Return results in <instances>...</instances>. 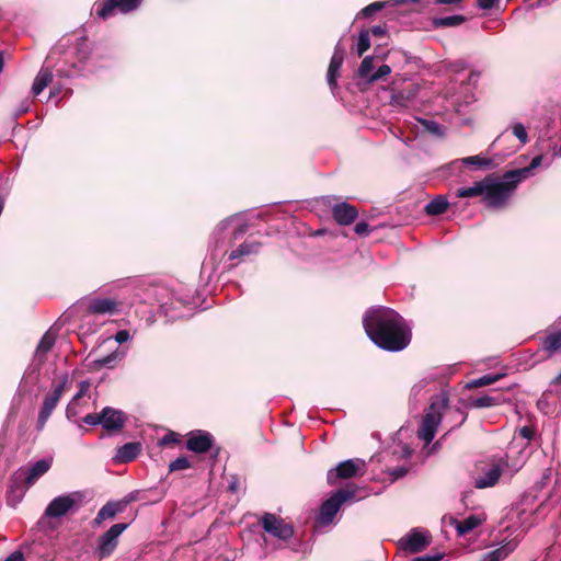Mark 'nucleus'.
Instances as JSON below:
<instances>
[{"instance_id": "nucleus-39", "label": "nucleus", "mask_w": 561, "mask_h": 561, "mask_svg": "<svg viewBox=\"0 0 561 561\" xmlns=\"http://www.w3.org/2000/svg\"><path fill=\"white\" fill-rule=\"evenodd\" d=\"M386 4H387V2H382V1L373 2V3L368 4L367 7H365L360 11V14L364 18H370L376 12H379L381 9H383L386 7Z\"/></svg>"}, {"instance_id": "nucleus-64", "label": "nucleus", "mask_w": 561, "mask_h": 561, "mask_svg": "<svg viewBox=\"0 0 561 561\" xmlns=\"http://www.w3.org/2000/svg\"><path fill=\"white\" fill-rule=\"evenodd\" d=\"M456 413L461 415V420H460L459 424H462L466 421V417H467L466 414H463L460 410H456Z\"/></svg>"}, {"instance_id": "nucleus-14", "label": "nucleus", "mask_w": 561, "mask_h": 561, "mask_svg": "<svg viewBox=\"0 0 561 561\" xmlns=\"http://www.w3.org/2000/svg\"><path fill=\"white\" fill-rule=\"evenodd\" d=\"M141 0H105L98 9L96 14L102 19H106L115 11L128 13L136 10Z\"/></svg>"}, {"instance_id": "nucleus-2", "label": "nucleus", "mask_w": 561, "mask_h": 561, "mask_svg": "<svg viewBox=\"0 0 561 561\" xmlns=\"http://www.w3.org/2000/svg\"><path fill=\"white\" fill-rule=\"evenodd\" d=\"M484 183L485 205L500 209L506 206L520 182L516 176L510 175V171H506L502 176H485Z\"/></svg>"}, {"instance_id": "nucleus-31", "label": "nucleus", "mask_w": 561, "mask_h": 561, "mask_svg": "<svg viewBox=\"0 0 561 561\" xmlns=\"http://www.w3.org/2000/svg\"><path fill=\"white\" fill-rule=\"evenodd\" d=\"M51 80V72H38L32 85L33 94L38 95L41 92H43V90L49 84Z\"/></svg>"}, {"instance_id": "nucleus-9", "label": "nucleus", "mask_w": 561, "mask_h": 561, "mask_svg": "<svg viewBox=\"0 0 561 561\" xmlns=\"http://www.w3.org/2000/svg\"><path fill=\"white\" fill-rule=\"evenodd\" d=\"M66 382H67V377H64L57 383H54L53 390L45 396L42 408L38 413V417H37V428L39 431L45 427L53 411L55 410L58 402L60 401V399L65 392Z\"/></svg>"}, {"instance_id": "nucleus-28", "label": "nucleus", "mask_w": 561, "mask_h": 561, "mask_svg": "<svg viewBox=\"0 0 561 561\" xmlns=\"http://www.w3.org/2000/svg\"><path fill=\"white\" fill-rule=\"evenodd\" d=\"M484 179L476 182L472 186L460 187L456 192V196L459 198H469L476 196L484 197Z\"/></svg>"}, {"instance_id": "nucleus-60", "label": "nucleus", "mask_w": 561, "mask_h": 561, "mask_svg": "<svg viewBox=\"0 0 561 561\" xmlns=\"http://www.w3.org/2000/svg\"><path fill=\"white\" fill-rule=\"evenodd\" d=\"M462 0H433V2L436 4H455V3H459Z\"/></svg>"}, {"instance_id": "nucleus-43", "label": "nucleus", "mask_w": 561, "mask_h": 561, "mask_svg": "<svg viewBox=\"0 0 561 561\" xmlns=\"http://www.w3.org/2000/svg\"><path fill=\"white\" fill-rule=\"evenodd\" d=\"M237 220V216H231L220 221L214 231V238L219 242L221 233L228 229V227Z\"/></svg>"}, {"instance_id": "nucleus-4", "label": "nucleus", "mask_w": 561, "mask_h": 561, "mask_svg": "<svg viewBox=\"0 0 561 561\" xmlns=\"http://www.w3.org/2000/svg\"><path fill=\"white\" fill-rule=\"evenodd\" d=\"M83 500L84 495L79 491L54 497L46 506L43 516L38 520V525L45 527L47 519L61 518L69 513L76 512L83 503Z\"/></svg>"}, {"instance_id": "nucleus-33", "label": "nucleus", "mask_w": 561, "mask_h": 561, "mask_svg": "<svg viewBox=\"0 0 561 561\" xmlns=\"http://www.w3.org/2000/svg\"><path fill=\"white\" fill-rule=\"evenodd\" d=\"M502 376H503L502 374L484 375L480 378L471 380L470 382L467 383L466 387L468 389H474V388H479V387L489 386V385H492V383L496 382L497 380H500L502 378Z\"/></svg>"}, {"instance_id": "nucleus-20", "label": "nucleus", "mask_w": 561, "mask_h": 561, "mask_svg": "<svg viewBox=\"0 0 561 561\" xmlns=\"http://www.w3.org/2000/svg\"><path fill=\"white\" fill-rule=\"evenodd\" d=\"M332 215L339 225L348 226L355 221L358 211L353 205L342 202L332 207Z\"/></svg>"}, {"instance_id": "nucleus-45", "label": "nucleus", "mask_w": 561, "mask_h": 561, "mask_svg": "<svg viewBox=\"0 0 561 561\" xmlns=\"http://www.w3.org/2000/svg\"><path fill=\"white\" fill-rule=\"evenodd\" d=\"M409 471V468L405 466H399L397 468L388 469L387 472L391 477L392 481H396L402 477H404Z\"/></svg>"}, {"instance_id": "nucleus-15", "label": "nucleus", "mask_w": 561, "mask_h": 561, "mask_svg": "<svg viewBox=\"0 0 561 561\" xmlns=\"http://www.w3.org/2000/svg\"><path fill=\"white\" fill-rule=\"evenodd\" d=\"M214 444V437L206 431H193L186 440V448L196 454L207 453Z\"/></svg>"}, {"instance_id": "nucleus-56", "label": "nucleus", "mask_w": 561, "mask_h": 561, "mask_svg": "<svg viewBox=\"0 0 561 561\" xmlns=\"http://www.w3.org/2000/svg\"><path fill=\"white\" fill-rule=\"evenodd\" d=\"M24 560V554L16 550V551H13L10 556H8L3 561H23Z\"/></svg>"}, {"instance_id": "nucleus-41", "label": "nucleus", "mask_w": 561, "mask_h": 561, "mask_svg": "<svg viewBox=\"0 0 561 561\" xmlns=\"http://www.w3.org/2000/svg\"><path fill=\"white\" fill-rule=\"evenodd\" d=\"M420 122L428 133L436 136L444 135L443 128L438 123L430 119H421Z\"/></svg>"}, {"instance_id": "nucleus-57", "label": "nucleus", "mask_w": 561, "mask_h": 561, "mask_svg": "<svg viewBox=\"0 0 561 561\" xmlns=\"http://www.w3.org/2000/svg\"><path fill=\"white\" fill-rule=\"evenodd\" d=\"M369 33H371L374 36H385L386 34V27L382 25H375L370 28Z\"/></svg>"}, {"instance_id": "nucleus-40", "label": "nucleus", "mask_w": 561, "mask_h": 561, "mask_svg": "<svg viewBox=\"0 0 561 561\" xmlns=\"http://www.w3.org/2000/svg\"><path fill=\"white\" fill-rule=\"evenodd\" d=\"M123 356H124V353H118L117 351H115L110 355L99 358L96 360V363L102 367H111L114 363L119 360Z\"/></svg>"}, {"instance_id": "nucleus-22", "label": "nucleus", "mask_w": 561, "mask_h": 561, "mask_svg": "<svg viewBox=\"0 0 561 561\" xmlns=\"http://www.w3.org/2000/svg\"><path fill=\"white\" fill-rule=\"evenodd\" d=\"M123 508L124 506L121 503L107 502L98 512L95 518L93 519V526L100 527L104 520L114 518L116 514L123 511Z\"/></svg>"}, {"instance_id": "nucleus-47", "label": "nucleus", "mask_w": 561, "mask_h": 561, "mask_svg": "<svg viewBox=\"0 0 561 561\" xmlns=\"http://www.w3.org/2000/svg\"><path fill=\"white\" fill-rule=\"evenodd\" d=\"M354 231L359 237H367L370 233L371 229L369 228L368 224H366L365 221H360L355 225Z\"/></svg>"}, {"instance_id": "nucleus-26", "label": "nucleus", "mask_w": 561, "mask_h": 561, "mask_svg": "<svg viewBox=\"0 0 561 561\" xmlns=\"http://www.w3.org/2000/svg\"><path fill=\"white\" fill-rule=\"evenodd\" d=\"M389 72H355L353 80L359 90H365L368 84L383 79Z\"/></svg>"}, {"instance_id": "nucleus-17", "label": "nucleus", "mask_w": 561, "mask_h": 561, "mask_svg": "<svg viewBox=\"0 0 561 561\" xmlns=\"http://www.w3.org/2000/svg\"><path fill=\"white\" fill-rule=\"evenodd\" d=\"M485 520V517L480 514H473L466 517L463 520H458L457 518L449 516L444 518V523L448 526H451L456 529L458 536H465L476 529Z\"/></svg>"}, {"instance_id": "nucleus-24", "label": "nucleus", "mask_w": 561, "mask_h": 561, "mask_svg": "<svg viewBox=\"0 0 561 561\" xmlns=\"http://www.w3.org/2000/svg\"><path fill=\"white\" fill-rule=\"evenodd\" d=\"M541 348L549 356L561 353V331L547 334L541 341Z\"/></svg>"}, {"instance_id": "nucleus-7", "label": "nucleus", "mask_w": 561, "mask_h": 561, "mask_svg": "<svg viewBox=\"0 0 561 561\" xmlns=\"http://www.w3.org/2000/svg\"><path fill=\"white\" fill-rule=\"evenodd\" d=\"M519 469L520 466L510 465L507 455L501 456L499 459L494 460L484 472L476 478L474 485L478 489L494 486L497 483L501 474L507 473L510 477H512Z\"/></svg>"}, {"instance_id": "nucleus-34", "label": "nucleus", "mask_w": 561, "mask_h": 561, "mask_svg": "<svg viewBox=\"0 0 561 561\" xmlns=\"http://www.w3.org/2000/svg\"><path fill=\"white\" fill-rule=\"evenodd\" d=\"M501 402L500 396L493 397L490 394H483L472 400L471 405L473 408H490Z\"/></svg>"}, {"instance_id": "nucleus-53", "label": "nucleus", "mask_w": 561, "mask_h": 561, "mask_svg": "<svg viewBox=\"0 0 561 561\" xmlns=\"http://www.w3.org/2000/svg\"><path fill=\"white\" fill-rule=\"evenodd\" d=\"M499 0H477V4L482 10L492 9Z\"/></svg>"}, {"instance_id": "nucleus-12", "label": "nucleus", "mask_w": 561, "mask_h": 561, "mask_svg": "<svg viewBox=\"0 0 561 561\" xmlns=\"http://www.w3.org/2000/svg\"><path fill=\"white\" fill-rule=\"evenodd\" d=\"M364 467V460L358 458L342 461L334 469L328 471L327 481L330 485H334L340 479H351L362 474Z\"/></svg>"}, {"instance_id": "nucleus-36", "label": "nucleus", "mask_w": 561, "mask_h": 561, "mask_svg": "<svg viewBox=\"0 0 561 561\" xmlns=\"http://www.w3.org/2000/svg\"><path fill=\"white\" fill-rule=\"evenodd\" d=\"M370 47V38H369V31L363 30L360 31L356 44V54L358 57H362Z\"/></svg>"}, {"instance_id": "nucleus-21", "label": "nucleus", "mask_w": 561, "mask_h": 561, "mask_svg": "<svg viewBox=\"0 0 561 561\" xmlns=\"http://www.w3.org/2000/svg\"><path fill=\"white\" fill-rule=\"evenodd\" d=\"M141 450V444L138 442L126 443L118 447L114 456L116 463H127L137 458Z\"/></svg>"}, {"instance_id": "nucleus-46", "label": "nucleus", "mask_w": 561, "mask_h": 561, "mask_svg": "<svg viewBox=\"0 0 561 561\" xmlns=\"http://www.w3.org/2000/svg\"><path fill=\"white\" fill-rule=\"evenodd\" d=\"M342 62H343L342 53L335 50L331 58L328 70H340V68L342 67Z\"/></svg>"}, {"instance_id": "nucleus-38", "label": "nucleus", "mask_w": 561, "mask_h": 561, "mask_svg": "<svg viewBox=\"0 0 561 561\" xmlns=\"http://www.w3.org/2000/svg\"><path fill=\"white\" fill-rule=\"evenodd\" d=\"M511 127L513 135L520 141V144L526 145L529 140L526 127L519 122H514Z\"/></svg>"}, {"instance_id": "nucleus-13", "label": "nucleus", "mask_w": 561, "mask_h": 561, "mask_svg": "<svg viewBox=\"0 0 561 561\" xmlns=\"http://www.w3.org/2000/svg\"><path fill=\"white\" fill-rule=\"evenodd\" d=\"M431 543V538L427 531L420 529L410 530L404 537L399 540V547L405 552L416 553L423 550Z\"/></svg>"}, {"instance_id": "nucleus-30", "label": "nucleus", "mask_w": 561, "mask_h": 561, "mask_svg": "<svg viewBox=\"0 0 561 561\" xmlns=\"http://www.w3.org/2000/svg\"><path fill=\"white\" fill-rule=\"evenodd\" d=\"M260 249V243L257 242H243L239 245L238 249L231 251L229 253L230 260H236L244 255H249L252 253H256Z\"/></svg>"}, {"instance_id": "nucleus-23", "label": "nucleus", "mask_w": 561, "mask_h": 561, "mask_svg": "<svg viewBox=\"0 0 561 561\" xmlns=\"http://www.w3.org/2000/svg\"><path fill=\"white\" fill-rule=\"evenodd\" d=\"M517 545L515 539L505 541L501 547L485 553L482 561H501L512 553Z\"/></svg>"}, {"instance_id": "nucleus-27", "label": "nucleus", "mask_w": 561, "mask_h": 561, "mask_svg": "<svg viewBox=\"0 0 561 561\" xmlns=\"http://www.w3.org/2000/svg\"><path fill=\"white\" fill-rule=\"evenodd\" d=\"M541 162H542V156H536L535 158H533L529 165H527L525 168L511 170L510 175L516 176L518 179V181L522 182V181L530 178L533 175V171L535 169H537L538 167H540Z\"/></svg>"}, {"instance_id": "nucleus-54", "label": "nucleus", "mask_w": 561, "mask_h": 561, "mask_svg": "<svg viewBox=\"0 0 561 561\" xmlns=\"http://www.w3.org/2000/svg\"><path fill=\"white\" fill-rule=\"evenodd\" d=\"M405 66L423 68L424 64H423V60L419 57H410V58H407Z\"/></svg>"}, {"instance_id": "nucleus-59", "label": "nucleus", "mask_w": 561, "mask_h": 561, "mask_svg": "<svg viewBox=\"0 0 561 561\" xmlns=\"http://www.w3.org/2000/svg\"><path fill=\"white\" fill-rule=\"evenodd\" d=\"M176 440H178V439L175 438L174 433H170V434L165 435V436L161 439L160 444H161V445H167V444H170V443H175Z\"/></svg>"}, {"instance_id": "nucleus-32", "label": "nucleus", "mask_w": 561, "mask_h": 561, "mask_svg": "<svg viewBox=\"0 0 561 561\" xmlns=\"http://www.w3.org/2000/svg\"><path fill=\"white\" fill-rule=\"evenodd\" d=\"M465 21H466V18L463 15L456 14V15L434 19L433 24L436 27H450V26H458V25L462 24Z\"/></svg>"}, {"instance_id": "nucleus-42", "label": "nucleus", "mask_w": 561, "mask_h": 561, "mask_svg": "<svg viewBox=\"0 0 561 561\" xmlns=\"http://www.w3.org/2000/svg\"><path fill=\"white\" fill-rule=\"evenodd\" d=\"M190 467H191V462L187 459V457L181 456V457H178L175 460H173L169 465V470L170 471H179V470L187 469Z\"/></svg>"}, {"instance_id": "nucleus-29", "label": "nucleus", "mask_w": 561, "mask_h": 561, "mask_svg": "<svg viewBox=\"0 0 561 561\" xmlns=\"http://www.w3.org/2000/svg\"><path fill=\"white\" fill-rule=\"evenodd\" d=\"M447 207H448L447 199L444 196L439 195L426 204L425 211L427 215L437 216V215L445 213Z\"/></svg>"}, {"instance_id": "nucleus-61", "label": "nucleus", "mask_w": 561, "mask_h": 561, "mask_svg": "<svg viewBox=\"0 0 561 561\" xmlns=\"http://www.w3.org/2000/svg\"><path fill=\"white\" fill-rule=\"evenodd\" d=\"M401 453L404 458H408L411 455V450L407 446L402 447Z\"/></svg>"}, {"instance_id": "nucleus-18", "label": "nucleus", "mask_w": 561, "mask_h": 561, "mask_svg": "<svg viewBox=\"0 0 561 561\" xmlns=\"http://www.w3.org/2000/svg\"><path fill=\"white\" fill-rule=\"evenodd\" d=\"M50 463L47 459L38 460L27 470H19L15 473V480H23L26 486L30 488L49 470Z\"/></svg>"}, {"instance_id": "nucleus-25", "label": "nucleus", "mask_w": 561, "mask_h": 561, "mask_svg": "<svg viewBox=\"0 0 561 561\" xmlns=\"http://www.w3.org/2000/svg\"><path fill=\"white\" fill-rule=\"evenodd\" d=\"M55 341L56 335L50 330L43 335L35 351V358L39 363H43L45 360V356L47 352H49L54 346Z\"/></svg>"}, {"instance_id": "nucleus-6", "label": "nucleus", "mask_w": 561, "mask_h": 561, "mask_svg": "<svg viewBox=\"0 0 561 561\" xmlns=\"http://www.w3.org/2000/svg\"><path fill=\"white\" fill-rule=\"evenodd\" d=\"M150 291L156 302L159 305L160 310L170 319L182 317L181 314H176L175 311L190 304L188 296L175 293L167 286H156L152 287Z\"/></svg>"}, {"instance_id": "nucleus-35", "label": "nucleus", "mask_w": 561, "mask_h": 561, "mask_svg": "<svg viewBox=\"0 0 561 561\" xmlns=\"http://www.w3.org/2000/svg\"><path fill=\"white\" fill-rule=\"evenodd\" d=\"M378 58V56H366L358 70H391V67L387 64L375 65V60Z\"/></svg>"}, {"instance_id": "nucleus-1", "label": "nucleus", "mask_w": 561, "mask_h": 561, "mask_svg": "<svg viewBox=\"0 0 561 561\" xmlns=\"http://www.w3.org/2000/svg\"><path fill=\"white\" fill-rule=\"evenodd\" d=\"M363 325L367 336L379 348L400 352L411 342V330L405 320L393 309L374 306L365 311Z\"/></svg>"}, {"instance_id": "nucleus-52", "label": "nucleus", "mask_w": 561, "mask_h": 561, "mask_svg": "<svg viewBox=\"0 0 561 561\" xmlns=\"http://www.w3.org/2000/svg\"><path fill=\"white\" fill-rule=\"evenodd\" d=\"M339 76H340V72H328L327 80H328V83L333 93L336 89V80H337Z\"/></svg>"}, {"instance_id": "nucleus-8", "label": "nucleus", "mask_w": 561, "mask_h": 561, "mask_svg": "<svg viewBox=\"0 0 561 561\" xmlns=\"http://www.w3.org/2000/svg\"><path fill=\"white\" fill-rule=\"evenodd\" d=\"M54 51L66 54L69 57L77 56L79 61H83L90 55V46L88 38L83 35H67L59 39Z\"/></svg>"}, {"instance_id": "nucleus-63", "label": "nucleus", "mask_w": 561, "mask_h": 561, "mask_svg": "<svg viewBox=\"0 0 561 561\" xmlns=\"http://www.w3.org/2000/svg\"><path fill=\"white\" fill-rule=\"evenodd\" d=\"M5 62H4V56L2 54V51H0V70L3 69Z\"/></svg>"}, {"instance_id": "nucleus-58", "label": "nucleus", "mask_w": 561, "mask_h": 561, "mask_svg": "<svg viewBox=\"0 0 561 561\" xmlns=\"http://www.w3.org/2000/svg\"><path fill=\"white\" fill-rule=\"evenodd\" d=\"M248 230V226L247 225H240L239 227H237L233 231V238L234 239H238L240 238L241 236H243Z\"/></svg>"}, {"instance_id": "nucleus-11", "label": "nucleus", "mask_w": 561, "mask_h": 561, "mask_svg": "<svg viewBox=\"0 0 561 561\" xmlns=\"http://www.w3.org/2000/svg\"><path fill=\"white\" fill-rule=\"evenodd\" d=\"M127 524L118 523L111 526V528L102 534L98 539V545L94 549V554L104 559L111 556L118 545V538L127 528Z\"/></svg>"}, {"instance_id": "nucleus-16", "label": "nucleus", "mask_w": 561, "mask_h": 561, "mask_svg": "<svg viewBox=\"0 0 561 561\" xmlns=\"http://www.w3.org/2000/svg\"><path fill=\"white\" fill-rule=\"evenodd\" d=\"M127 417L121 410L105 407L101 411L102 427L107 432L121 431L126 422Z\"/></svg>"}, {"instance_id": "nucleus-19", "label": "nucleus", "mask_w": 561, "mask_h": 561, "mask_svg": "<svg viewBox=\"0 0 561 561\" xmlns=\"http://www.w3.org/2000/svg\"><path fill=\"white\" fill-rule=\"evenodd\" d=\"M121 304L113 298H92L88 304V312L91 314H116Z\"/></svg>"}, {"instance_id": "nucleus-48", "label": "nucleus", "mask_w": 561, "mask_h": 561, "mask_svg": "<svg viewBox=\"0 0 561 561\" xmlns=\"http://www.w3.org/2000/svg\"><path fill=\"white\" fill-rule=\"evenodd\" d=\"M82 421L88 425H102L101 412L98 414H87Z\"/></svg>"}, {"instance_id": "nucleus-51", "label": "nucleus", "mask_w": 561, "mask_h": 561, "mask_svg": "<svg viewBox=\"0 0 561 561\" xmlns=\"http://www.w3.org/2000/svg\"><path fill=\"white\" fill-rule=\"evenodd\" d=\"M442 559H443L442 553H433V554L416 557L412 561H439Z\"/></svg>"}, {"instance_id": "nucleus-49", "label": "nucleus", "mask_w": 561, "mask_h": 561, "mask_svg": "<svg viewBox=\"0 0 561 561\" xmlns=\"http://www.w3.org/2000/svg\"><path fill=\"white\" fill-rule=\"evenodd\" d=\"M83 394V391L81 390L80 392H78L73 399L71 400V402L68 404L67 407V410H66V414H67V417L68 419H71L72 416H75L77 414V412L75 411V402Z\"/></svg>"}, {"instance_id": "nucleus-44", "label": "nucleus", "mask_w": 561, "mask_h": 561, "mask_svg": "<svg viewBox=\"0 0 561 561\" xmlns=\"http://www.w3.org/2000/svg\"><path fill=\"white\" fill-rule=\"evenodd\" d=\"M447 67L450 68V70H466L468 68H473L476 67L474 64H471L469 60L467 59H457L455 60L454 62H451L450 65H448Z\"/></svg>"}, {"instance_id": "nucleus-10", "label": "nucleus", "mask_w": 561, "mask_h": 561, "mask_svg": "<svg viewBox=\"0 0 561 561\" xmlns=\"http://www.w3.org/2000/svg\"><path fill=\"white\" fill-rule=\"evenodd\" d=\"M263 530L280 541H288L294 536V528L280 517L264 513L260 519Z\"/></svg>"}, {"instance_id": "nucleus-50", "label": "nucleus", "mask_w": 561, "mask_h": 561, "mask_svg": "<svg viewBox=\"0 0 561 561\" xmlns=\"http://www.w3.org/2000/svg\"><path fill=\"white\" fill-rule=\"evenodd\" d=\"M114 340L118 343V344H123L127 341L130 340V333L129 331L127 330H119L116 332V334L114 335Z\"/></svg>"}, {"instance_id": "nucleus-55", "label": "nucleus", "mask_w": 561, "mask_h": 561, "mask_svg": "<svg viewBox=\"0 0 561 561\" xmlns=\"http://www.w3.org/2000/svg\"><path fill=\"white\" fill-rule=\"evenodd\" d=\"M519 435L525 438V439H528L530 440L534 435H535V432L531 427L529 426H523L522 428H519Z\"/></svg>"}, {"instance_id": "nucleus-3", "label": "nucleus", "mask_w": 561, "mask_h": 561, "mask_svg": "<svg viewBox=\"0 0 561 561\" xmlns=\"http://www.w3.org/2000/svg\"><path fill=\"white\" fill-rule=\"evenodd\" d=\"M448 408V397L439 393L432 397L431 404L422 417L417 430V437L428 445L435 437L436 431L442 423L443 414Z\"/></svg>"}, {"instance_id": "nucleus-5", "label": "nucleus", "mask_w": 561, "mask_h": 561, "mask_svg": "<svg viewBox=\"0 0 561 561\" xmlns=\"http://www.w3.org/2000/svg\"><path fill=\"white\" fill-rule=\"evenodd\" d=\"M356 501V489L345 488L334 491L329 499H327L320 506L317 516V524L320 527L330 526L333 524L340 508L346 503Z\"/></svg>"}, {"instance_id": "nucleus-62", "label": "nucleus", "mask_w": 561, "mask_h": 561, "mask_svg": "<svg viewBox=\"0 0 561 561\" xmlns=\"http://www.w3.org/2000/svg\"><path fill=\"white\" fill-rule=\"evenodd\" d=\"M59 93H60V90H59V89L54 88V89L50 91V93H49V99L55 98V96H56L57 94H59Z\"/></svg>"}, {"instance_id": "nucleus-37", "label": "nucleus", "mask_w": 561, "mask_h": 561, "mask_svg": "<svg viewBox=\"0 0 561 561\" xmlns=\"http://www.w3.org/2000/svg\"><path fill=\"white\" fill-rule=\"evenodd\" d=\"M460 161H461V163H463L466 165L474 167L476 169H484V168H489L491 165L490 159L483 158L480 156L466 157V158H462Z\"/></svg>"}]
</instances>
